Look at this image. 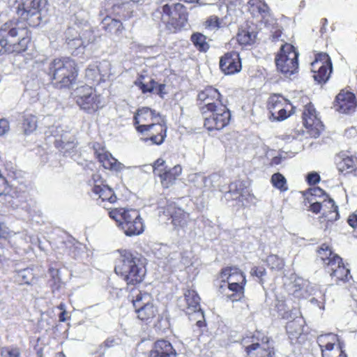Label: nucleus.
<instances>
[{
	"label": "nucleus",
	"mask_w": 357,
	"mask_h": 357,
	"mask_svg": "<svg viewBox=\"0 0 357 357\" xmlns=\"http://www.w3.org/2000/svg\"><path fill=\"white\" fill-rule=\"evenodd\" d=\"M317 259L325 271L337 285L344 284L352 280V275L348 264L336 253L333 247L324 243L316 250Z\"/></svg>",
	"instance_id": "f257e3e1"
},
{
	"label": "nucleus",
	"mask_w": 357,
	"mask_h": 357,
	"mask_svg": "<svg viewBox=\"0 0 357 357\" xmlns=\"http://www.w3.org/2000/svg\"><path fill=\"white\" fill-rule=\"evenodd\" d=\"M30 33L23 22L10 21L0 28V54L21 53L27 49Z\"/></svg>",
	"instance_id": "f03ea898"
},
{
	"label": "nucleus",
	"mask_w": 357,
	"mask_h": 357,
	"mask_svg": "<svg viewBox=\"0 0 357 357\" xmlns=\"http://www.w3.org/2000/svg\"><path fill=\"white\" fill-rule=\"evenodd\" d=\"M120 257L114 271L121 275L127 284L135 285L142 282L146 275L144 259L129 250H119Z\"/></svg>",
	"instance_id": "7ed1b4c3"
},
{
	"label": "nucleus",
	"mask_w": 357,
	"mask_h": 357,
	"mask_svg": "<svg viewBox=\"0 0 357 357\" xmlns=\"http://www.w3.org/2000/svg\"><path fill=\"white\" fill-rule=\"evenodd\" d=\"M47 73L52 84L57 89L72 87L77 77V65L68 57L52 60L48 65Z\"/></svg>",
	"instance_id": "20e7f679"
},
{
	"label": "nucleus",
	"mask_w": 357,
	"mask_h": 357,
	"mask_svg": "<svg viewBox=\"0 0 357 357\" xmlns=\"http://www.w3.org/2000/svg\"><path fill=\"white\" fill-rule=\"evenodd\" d=\"M155 21H161L171 32L183 28L188 21V13L180 3H168L158 6L152 13Z\"/></svg>",
	"instance_id": "39448f33"
},
{
	"label": "nucleus",
	"mask_w": 357,
	"mask_h": 357,
	"mask_svg": "<svg viewBox=\"0 0 357 357\" xmlns=\"http://www.w3.org/2000/svg\"><path fill=\"white\" fill-rule=\"evenodd\" d=\"M250 340V344L247 346V357H276L273 339L268 333L256 330Z\"/></svg>",
	"instance_id": "423d86ee"
},
{
	"label": "nucleus",
	"mask_w": 357,
	"mask_h": 357,
	"mask_svg": "<svg viewBox=\"0 0 357 357\" xmlns=\"http://www.w3.org/2000/svg\"><path fill=\"white\" fill-rule=\"evenodd\" d=\"M298 52L294 45L285 43L280 47L275 58L277 70L285 76H291L298 72Z\"/></svg>",
	"instance_id": "0eeeda50"
},
{
	"label": "nucleus",
	"mask_w": 357,
	"mask_h": 357,
	"mask_svg": "<svg viewBox=\"0 0 357 357\" xmlns=\"http://www.w3.org/2000/svg\"><path fill=\"white\" fill-rule=\"evenodd\" d=\"M17 14L29 26H37L42 19V12L47 5V0H17Z\"/></svg>",
	"instance_id": "6e6552de"
},
{
	"label": "nucleus",
	"mask_w": 357,
	"mask_h": 357,
	"mask_svg": "<svg viewBox=\"0 0 357 357\" xmlns=\"http://www.w3.org/2000/svg\"><path fill=\"white\" fill-rule=\"evenodd\" d=\"M321 202H314L310 204L309 211L314 214L321 212L319 221L324 225V229H328L340 218L338 206L331 197H326Z\"/></svg>",
	"instance_id": "1a4fd4ad"
},
{
	"label": "nucleus",
	"mask_w": 357,
	"mask_h": 357,
	"mask_svg": "<svg viewBox=\"0 0 357 357\" xmlns=\"http://www.w3.org/2000/svg\"><path fill=\"white\" fill-rule=\"evenodd\" d=\"M267 108L277 121L285 120L295 113L296 107L283 96L273 93L267 102Z\"/></svg>",
	"instance_id": "9d476101"
},
{
	"label": "nucleus",
	"mask_w": 357,
	"mask_h": 357,
	"mask_svg": "<svg viewBox=\"0 0 357 357\" xmlns=\"http://www.w3.org/2000/svg\"><path fill=\"white\" fill-rule=\"evenodd\" d=\"M209 114H204V126L208 130H221L225 128L229 121L230 113L223 105H214L208 103Z\"/></svg>",
	"instance_id": "9b49d317"
},
{
	"label": "nucleus",
	"mask_w": 357,
	"mask_h": 357,
	"mask_svg": "<svg viewBox=\"0 0 357 357\" xmlns=\"http://www.w3.org/2000/svg\"><path fill=\"white\" fill-rule=\"evenodd\" d=\"M317 344L321 351L322 357H347L344 350L343 343L337 335L327 333L317 337Z\"/></svg>",
	"instance_id": "f8f14e48"
},
{
	"label": "nucleus",
	"mask_w": 357,
	"mask_h": 357,
	"mask_svg": "<svg viewBox=\"0 0 357 357\" xmlns=\"http://www.w3.org/2000/svg\"><path fill=\"white\" fill-rule=\"evenodd\" d=\"M302 122L307 134L317 138L324 130V125L318 116V113L312 102L307 103L302 112Z\"/></svg>",
	"instance_id": "ddd939ff"
},
{
	"label": "nucleus",
	"mask_w": 357,
	"mask_h": 357,
	"mask_svg": "<svg viewBox=\"0 0 357 357\" xmlns=\"http://www.w3.org/2000/svg\"><path fill=\"white\" fill-rule=\"evenodd\" d=\"M311 70L314 79L319 84H325L333 70L332 61L328 54L320 52L315 54L311 63Z\"/></svg>",
	"instance_id": "4468645a"
},
{
	"label": "nucleus",
	"mask_w": 357,
	"mask_h": 357,
	"mask_svg": "<svg viewBox=\"0 0 357 357\" xmlns=\"http://www.w3.org/2000/svg\"><path fill=\"white\" fill-rule=\"evenodd\" d=\"M75 93L76 102L82 109L91 112L101 106L100 96L95 93L92 87L82 86L77 88Z\"/></svg>",
	"instance_id": "2eb2a0df"
},
{
	"label": "nucleus",
	"mask_w": 357,
	"mask_h": 357,
	"mask_svg": "<svg viewBox=\"0 0 357 357\" xmlns=\"http://www.w3.org/2000/svg\"><path fill=\"white\" fill-rule=\"evenodd\" d=\"M151 296L147 293L139 292L133 300V306L137 317L142 321H149L158 314V308L151 302Z\"/></svg>",
	"instance_id": "dca6fc26"
},
{
	"label": "nucleus",
	"mask_w": 357,
	"mask_h": 357,
	"mask_svg": "<svg viewBox=\"0 0 357 357\" xmlns=\"http://www.w3.org/2000/svg\"><path fill=\"white\" fill-rule=\"evenodd\" d=\"M66 43L71 50L84 49L94 40V35L90 29L80 31L69 28L66 32Z\"/></svg>",
	"instance_id": "f3484780"
},
{
	"label": "nucleus",
	"mask_w": 357,
	"mask_h": 357,
	"mask_svg": "<svg viewBox=\"0 0 357 357\" xmlns=\"http://www.w3.org/2000/svg\"><path fill=\"white\" fill-rule=\"evenodd\" d=\"M356 106L357 102L354 93L344 89L340 91L334 101V107L342 113L352 112Z\"/></svg>",
	"instance_id": "a211bd4d"
},
{
	"label": "nucleus",
	"mask_w": 357,
	"mask_h": 357,
	"mask_svg": "<svg viewBox=\"0 0 357 357\" xmlns=\"http://www.w3.org/2000/svg\"><path fill=\"white\" fill-rule=\"evenodd\" d=\"M336 165L338 171L346 175L357 172V156L340 152L336 156Z\"/></svg>",
	"instance_id": "6ab92c4d"
},
{
	"label": "nucleus",
	"mask_w": 357,
	"mask_h": 357,
	"mask_svg": "<svg viewBox=\"0 0 357 357\" xmlns=\"http://www.w3.org/2000/svg\"><path fill=\"white\" fill-rule=\"evenodd\" d=\"M220 68L225 75L240 71L241 63L238 53L231 52L225 54L220 59Z\"/></svg>",
	"instance_id": "aec40b11"
},
{
	"label": "nucleus",
	"mask_w": 357,
	"mask_h": 357,
	"mask_svg": "<svg viewBox=\"0 0 357 357\" xmlns=\"http://www.w3.org/2000/svg\"><path fill=\"white\" fill-rule=\"evenodd\" d=\"M200 298L197 292L192 289H188L184 293V299L185 304L183 306V310L187 314L195 313L197 317L195 319L204 318V313L201 310L199 305Z\"/></svg>",
	"instance_id": "412c9836"
},
{
	"label": "nucleus",
	"mask_w": 357,
	"mask_h": 357,
	"mask_svg": "<svg viewBox=\"0 0 357 357\" xmlns=\"http://www.w3.org/2000/svg\"><path fill=\"white\" fill-rule=\"evenodd\" d=\"M220 96L218 91L212 86L206 87L204 90L199 92L197 96L198 100L204 104L201 107L202 114H205L209 111L208 103L218 106L222 105L220 103Z\"/></svg>",
	"instance_id": "4be33fe9"
},
{
	"label": "nucleus",
	"mask_w": 357,
	"mask_h": 357,
	"mask_svg": "<svg viewBox=\"0 0 357 357\" xmlns=\"http://www.w3.org/2000/svg\"><path fill=\"white\" fill-rule=\"evenodd\" d=\"M136 128L138 132L142 133L151 131L153 128H156V131L158 132V135L151 132L150 138L144 139L145 141L150 139L154 144H161L166 137L167 128L162 123H151L150 124L144 123L137 126Z\"/></svg>",
	"instance_id": "5701e85b"
},
{
	"label": "nucleus",
	"mask_w": 357,
	"mask_h": 357,
	"mask_svg": "<svg viewBox=\"0 0 357 357\" xmlns=\"http://www.w3.org/2000/svg\"><path fill=\"white\" fill-rule=\"evenodd\" d=\"M231 271L232 268L229 267L222 269L220 273V279L222 282L228 281V284H225V286H227L229 290L236 293L229 296V298L234 302L240 300L241 296H243V287L237 282L234 281V278L236 275L235 273H231Z\"/></svg>",
	"instance_id": "b1692460"
},
{
	"label": "nucleus",
	"mask_w": 357,
	"mask_h": 357,
	"mask_svg": "<svg viewBox=\"0 0 357 357\" xmlns=\"http://www.w3.org/2000/svg\"><path fill=\"white\" fill-rule=\"evenodd\" d=\"M305 320L301 317H296L287 322L286 325L287 334L291 343L297 342L303 335Z\"/></svg>",
	"instance_id": "393cba45"
},
{
	"label": "nucleus",
	"mask_w": 357,
	"mask_h": 357,
	"mask_svg": "<svg viewBox=\"0 0 357 357\" xmlns=\"http://www.w3.org/2000/svg\"><path fill=\"white\" fill-rule=\"evenodd\" d=\"M248 3L249 12L253 18H257L259 22H261L269 12L268 5L262 0H249Z\"/></svg>",
	"instance_id": "a878e982"
},
{
	"label": "nucleus",
	"mask_w": 357,
	"mask_h": 357,
	"mask_svg": "<svg viewBox=\"0 0 357 357\" xmlns=\"http://www.w3.org/2000/svg\"><path fill=\"white\" fill-rule=\"evenodd\" d=\"M182 168L180 165H176L173 168L160 172L158 176L160 178V183L163 188H168L172 185L177 177L181 174Z\"/></svg>",
	"instance_id": "bb28decb"
},
{
	"label": "nucleus",
	"mask_w": 357,
	"mask_h": 357,
	"mask_svg": "<svg viewBox=\"0 0 357 357\" xmlns=\"http://www.w3.org/2000/svg\"><path fill=\"white\" fill-rule=\"evenodd\" d=\"M98 158L105 169L119 172L124 168V165L114 158L111 153L107 151L99 153Z\"/></svg>",
	"instance_id": "cd10ccee"
},
{
	"label": "nucleus",
	"mask_w": 357,
	"mask_h": 357,
	"mask_svg": "<svg viewBox=\"0 0 357 357\" xmlns=\"http://www.w3.org/2000/svg\"><path fill=\"white\" fill-rule=\"evenodd\" d=\"M93 192L99 196L102 202H108L109 204L115 203L117 198L112 188L107 185H95L93 188Z\"/></svg>",
	"instance_id": "c85d7f7f"
},
{
	"label": "nucleus",
	"mask_w": 357,
	"mask_h": 357,
	"mask_svg": "<svg viewBox=\"0 0 357 357\" xmlns=\"http://www.w3.org/2000/svg\"><path fill=\"white\" fill-rule=\"evenodd\" d=\"M102 28L109 33L119 35L123 30V24L118 20L106 17L102 21Z\"/></svg>",
	"instance_id": "c756f323"
},
{
	"label": "nucleus",
	"mask_w": 357,
	"mask_h": 357,
	"mask_svg": "<svg viewBox=\"0 0 357 357\" xmlns=\"http://www.w3.org/2000/svg\"><path fill=\"white\" fill-rule=\"evenodd\" d=\"M166 354H176L170 342L165 340L157 341L154 344L153 349L150 352V355H154L155 356Z\"/></svg>",
	"instance_id": "7c9ffc66"
},
{
	"label": "nucleus",
	"mask_w": 357,
	"mask_h": 357,
	"mask_svg": "<svg viewBox=\"0 0 357 357\" xmlns=\"http://www.w3.org/2000/svg\"><path fill=\"white\" fill-rule=\"evenodd\" d=\"M167 212L170 215L174 225L182 227L186 224V219L188 217V214L181 208L176 209L172 206H169Z\"/></svg>",
	"instance_id": "2f4dec72"
},
{
	"label": "nucleus",
	"mask_w": 357,
	"mask_h": 357,
	"mask_svg": "<svg viewBox=\"0 0 357 357\" xmlns=\"http://www.w3.org/2000/svg\"><path fill=\"white\" fill-rule=\"evenodd\" d=\"M127 236L138 235L143 231V223L142 220L135 222H121L120 225Z\"/></svg>",
	"instance_id": "473e14b6"
},
{
	"label": "nucleus",
	"mask_w": 357,
	"mask_h": 357,
	"mask_svg": "<svg viewBox=\"0 0 357 357\" xmlns=\"http://www.w3.org/2000/svg\"><path fill=\"white\" fill-rule=\"evenodd\" d=\"M190 40L195 47L200 52H206L209 49V45L206 42V37L204 34L197 32L192 34Z\"/></svg>",
	"instance_id": "72a5a7b5"
},
{
	"label": "nucleus",
	"mask_w": 357,
	"mask_h": 357,
	"mask_svg": "<svg viewBox=\"0 0 357 357\" xmlns=\"http://www.w3.org/2000/svg\"><path fill=\"white\" fill-rule=\"evenodd\" d=\"M36 116L30 114L23 116L22 128L25 134L31 133L36 129Z\"/></svg>",
	"instance_id": "f704fd0d"
},
{
	"label": "nucleus",
	"mask_w": 357,
	"mask_h": 357,
	"mask_svg": "<svg viewBox=\"0 0 357 357\" xmlns=\"http://www.w3.org/2000/svg\"><path fill=\"white\" fill-rule=\"evenodd\" d=\"M266 261L269 268L276 271L282 270L284 266V259L276 255H268Z\"/></svg>",
	"instance_id": "c9c22d12"
},
{
	"label": "nucleus",
	"mask_w": 357,
	"mask_h": 357,
	"mask_svg": "<svg viewBox=\"0 0 357 357\" xmlns=\"http://www.w3.org/2000/svg\"><path fill=\"white\" fill-rule=\"evenodd\" d=\"M271 183L275 188L280 190L281 192H285L288 190L287 180L280 173H275L272 175Z\"/></svg>",
	"instance_id": "e433bc0d"
},
{
	"label": "nucleus",
	"mask_w": 357,
	"mask_h": 357,
	"mask_svg": "<svg viewBox=\"0 0 357 357\" xmlns=\"http://www.w3.org/2000/svg\"><path fill=\"white\" fill-rule=\"evenodd\" d=\"M151 115V109L149 107H142L137 110L134 116L135 125L137 126L139 123H146L150 120Z\"/></svg>",
	"instance_id": "4c0bfd02"
},
{
	"label": "nucleus",
	"mask_w": 357,
	"mask_h": 357,
	"mask_svg": "<svg viewBox=\"0 0 357 357\" xmlns=\"http://www.w3.org/2000/svg\"><path fill=\"white\" fill-rule=\"evenodd\" d=\"M33 280L32 271L29 268H25L18 271L16 274V280L20 284H31Z\"/></svg>",
	"instance_id": "58836bf2"
},
{
	"label": "nucleus",
	"mask_w": 357,
	"mask_h": 357,
	"mask_svg": "<svg viewBox=\"0 0 357 357\" xmlns=\"http://www.w3.org/2000/svg\"><path fill=\"white\" fill-rule=\"evenodd\" d=\"M137 220H142V218H140L139 213L137 211L130 209L124 211V214L123 216V220L121 222H135Z\"/></svg>",
	"instance_id": "ea45409f"
},
{
	"label": "nucleus",
	"mask_w": 357,
	"mask_h": 357,
	"mask_svg": "<svg viewBox=\"0 0 357 357\" xmlns=\"http://www.w3.org/2000/svg\"><path fill=\"white\" fill-rule=\"evenodd\" d=\"M103 207L107 208V210H110L109 212V217L116 221L117 222H119V225H121V222L123 220V216L124 214V210L123 208H114L112 209L111 208L107 207L106 204L103 205Z\"/></svg>",
	"instance_id": "a19ab883"
},
{
	"label": "nucleus",
	"mask_w": 357,
	"mask_h": 357,
	"mask_svg": "<svg viewBox=\"0 0 357 357\" xmlns=\"http://www.w3.org/2000/svg\"><path fill=\"white\" fill-rule=\"evenodd\" d=\"M1 357H20V349L15 347H5L1 349Z\"/></svg>",
	"instance_id": "79ce46f5"
},
{
	"label": "nucleus",
	"mask_w": 357,
	"mask_h": 357,
	"mask_svg": "<svg viewBox=\"0 0 357 357\" xmlns=\"http://www.w3.org/2000/svg\"><path fill=\"white\" fill-rule=\"evenodd\" d=\"M243 182H238L231 183L230 185V191H236L238 196L234 197V199H238L239 202H243Z\"/></svg>",
	"instance_id": "37998d69"
},
{
	"label": "nucleus",
	"mask_w": 357,
	"mask_h": 357,
	"mask_svg": "<svg viewBox=\"0 0 357 357\" xmlns=\"http://www.w3.org/2000/svg\"><path fill=\"white\" fill-rule=\"evenodd\" d=\"M204 26L206 29L210 30H217L219 29L220 26V22L219 19L216 16H211L209 17L204 22Z\"/></svg>",
	"instance_id": "c03bdc74"
},
{
	"label": "nucleus",
	"mask_w": 357,
	"mask_h": 357,
	"mask_svg": "<svg viewBox=\"0 0 357 357\" xmlns=\"http://www.w3.org/2000/svg\"><path fill=\"white\" fill-rule=\"evenodd\" d=\"M135 84L139 86L143 93L153 92L155 87L158 86V83L153 79H151L149 84H144L141 82L139 83L135 82Z\"/></svg>",
	"instance_id": "a18cd8bd"
},
{
	"label": "nucleus",
	"mask_w": 357,
	"mask_h": 357,
	"mask_svg": "<svg viewBox=\"0 0 357 357\" xmlns=\"http://www.w3.org/2000/svg\"><path fill=\"white\" fill-rule=\"evenodd\" d=\"M55 144L57 148H61L62 150H64V154H66L68 152H70V151L73 149L75 146V144L73 142H64L61 139L56 140Z\"/></svg>",
	"instance_id": "49530a36"
},
{
	"label": "nucleus",
	"mask_w": 357,
	"mask_h": 357,
	"mask_svg": "<svg viewBox=\"0 0 357 357\" xmlns=\"http://www.w3.org/2000/svg\"><path fill=\"white\" fill-rule=\"evenodd\" d=\"M266 271L263 266H254L250 270L251 276H255L259 278V282L263 283V277L266 275Z\"/></svg>",
	"instance_id": "de8ad7c7"
},
{
	"label": "nucleus",
	"mask_w": 357,
	"mask_h": 357,
	"mask_svg": "<svg viewBox=\"0 0 357 357\" xmlns=\"http://www.w3.org/2000/svg\"><path fill=\"white\" fill-rule=\"evenodd\" d=\"M164 164L165 160L161 158H159L153 163V165H144V167H148L149 170H152L155 175L158 176V173L160 172H162V169H160V167H162Z\"/></svg>",
	"instance_id": "09e8293b"
},
{
	"label": "nucleus",
	"mask_w": 357,
	"mask_h": 357,
	"mask_svg": "<svg viewBox=\"0 0 357 357\" xmlns=\"http://www.w3.org/2000/svg\"><path fill=\"white\" fill-rule=\"evenodd\" d=\"M181 253L173 252L168 256L167 258V264L174 268H179L180 264H178V259H180Z\"/></svg>",
	"instance_id": "8fccbe9b"
},
{
	"label": "nucleus",
	"mask_w": 357,
	"mask_h": 357,
	"mask_svg": "<svg viewBox=\"0 0 357 357\" xmlns=\"http://www.w3.org/2000/svg\"><path fill=\"white\" fill-rule=\"evenodd\" d=\"M320 176L317 172H312L306 176V181L309 185H315L320 181Z\"/></svg>",
	"instance_id": "3c124183"
},
{
	"label": "nucleus",
	"mask_w": 357,
	"mask_h": 357,
	"mask_svg": "<svg viewBox=\"0 0 357 357\" xmlns=\"http://www.w3.org/2000/svg\"><path fill=\"white\" fill-rule=\"evenodd\" d=\"M9 185L4 176L0 173V195H6L8 192Z\"/></svg>",
	"instance_id": "603ef678"
},
{
	"label": "nucleus",
	"mask_w": 357,
	"mask_h": 357,
	"mask_svg": "<svg viewBox=\"0 0 357 357\" xmlns=\"http://www.w3.org/2000/svg\"><path fill=\"white\" fill-rule=\"evenodd\" d=\"M257 37V31H250V27L247 28V45L254 44L256 42Z\"/></svg>",
	"instance_id": "864d4df0"
},
{
	"label": "nucleus",
	"mask_w": 357,
	"mask_h": 357,
	"mask_svg": "<svg viewBox=\"0 0 357 357\" xmlns=\"http://www.w3.org/2000/svg\"><path fill=\"white\" fill-rule=\"evenodd\" d=\"M98 69L96 66L89 67L86 70V76L89 79L94 80L98 75Z\"/></svg>",
	"instance_id": "5fc2aeb1"
},
{
	"label": "nucleus",
	"mask_w": 357,
	"mask_h": 357,
	"mask_svg": "<svg viewBox=\"0 0 357 357\" xmlns=\"http://www.w3.org/2000/svg\"><path fill=\"white\" fill-rule=\"evenodd\" d=\"M310 195L314 197H324V199H327L326 197H329L325 191L319 187L310 189Z\"/></svg>",
	"instance_id": "6e6d98bb"
},
{
	"label": "nucleus",
	"mask_w": 357,
	"mask_h": 357,
	"mask_svg": "<svg viewBox=\"0 0 357 357\" xmlns=\"http://www.w3.org/2000/svg\"><path fill=\"white\" fill-rule=\"evenodd\" d=\"M9 234V229L3 221V216L0 215V237L6 238Z\"/></svg>",
	"instance_id": "4d7b16f0"
},
{
	"label": "nucleus",
	"mask_w": 357,
	"mask_h": 357,
	"mask_svg": "<svg viewBox=\"0 0 357 357\" xmlns=\"http://www.w3.org/2000/svg\"><path fill=\"white\" fill-rule=\"evenodd\" d=\"M9 130V123L6 119H0V135H4Z\"/></svg>",
	"instance_id": "13d9d810"
},
{
	"label": "nucleus",
	"mask_w": 357,
	"mask_h": 357,
	"mask_svg": "<svg viewBox=\"0 0 357 357\" xmlns=\"http://www.w3.org/2000/svg\"><path fill=\"white\" fill-rule=\"evenodd\" d=\"M321 27L320 33L321 35L324 34L327 31L328 20L326 18H321L320 20Z\"/></svg>",
	"instance_id": "bf43d9fd"
},
{
	"label": "nucleus",
	"mask_w": 357,
	"mask_h": 357,
	"mask_svg": "<svg viewBox=\"0 0 357 357\" xmlns=\"http://www.w3.org/2000/svg\"><path fill=\"white\" fill-rule=\"evenodd\" d=\"M236 41L239 45H243V47L245 45V33H244L243 30L241 33H238L236 36Z\"/></svg>",
	"instance_id": "052dcab7"
},
{
	"label": "nucleus",
	"mask_w": 357,
	"mask_h": 357,
	"mask_svg": "<svg viewBox=\"0 0 357 357\" xmlns=\"http://www.w3.org/2000/svg\"><path fill=\"white\" fill-rule=\"evenodd\" d=\"M178 260V264H180V267L178 268H182L190 263L188 258L187 257H184L182 254H181V257Z\"/></svg>",
	"instance_id": "680f3d73"
},
{
	"label": "nucleus",
	"mask_w": 357,
	"mask_h": 357,
	"mask_svg": "<svg viewBox=\"0 0 357 357\" xmlns=\"http://www.w3.org/2000/svg\"><path fill=\"white\" fill-rule=\"evenodd\" d=\"M151 115L150 116V120L152 121V123H160V121L158 119V118H160V114L156 113L155 110H152L151 109Z\"/></svg>",
	"instance_id": "e2e57ef3"
},
{
	"label": "nucleus",
	"mask_w": 357,
	"mask_h": 357,
	"mask_svg": "<svg viewBox=\"0 0 357 357\" xmlns=\"http://www.w3.org/2000/svg\"><path fill=\"white\" fill-rule=\"evenodd\" d=\"M66 314H67V312H66V310H63V311H62V312L60 313L59 316V321H63H63H65L66 320V319H67V318H66Z\"/></svg>",
	"instance_id": "0e129e2a"
},
{
	"label": "nucleus",
	"mask_w": 357,
	"mask_h": 357,
	"mask_svg": "<svg viewBox=\"0 0 357 357\" xmlns=\"http://www.w3.org/2000/svg\"><path fill=\"white\" fill-rule=\"evenodd\" d=\"M114 339H107L105 341L104 344L105 347H110L114 345Z\"/></svg>",
	"instance_id": "69168bd1"
},
{
	"label": "nucleus",
	"mask_w": 357,
	"mask_h": 357,
	"mask_svg": "<svg viewBox=\"0 0 357 357\" xmlns=\"http://www.w3.org/2000/svg\"><path fill=\"white\" fill-rule=\"evenodd\" d=\"M222 282L223 284L220 285V291H221V293H224V291L226 289H229V287L227 286H225V284H228V281L225 280V282Z\"/></svg>",
	"instance_id": "338daca9"
},
{
	"label": "nucleus",
	"mask_w": 357,
	"mask_h": 357,
	"mask_svg": "<svg viewBox=\"0 0 357 357\" xmlns=\"http://www.w3.org/2000/svg\"><path fill=\"white\" fill-rule=\"evenodd\" d=\"M176 354H161V355H158V356H155L154 355H149V357H176Z\"/></svg>",
	"instance_id": "774afa93"
}]
</instances>
